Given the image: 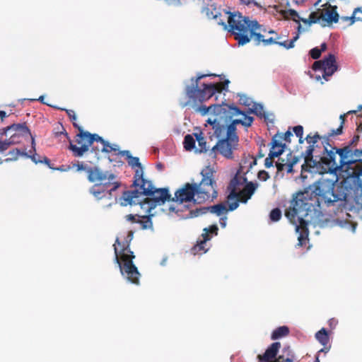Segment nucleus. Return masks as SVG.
Here are the masks:
<instances>
[{
  "mask_svg": "<svg viewBox=\"0 0 362 362\" xmlns=\"http://www.w3.org/2000/svg\"><path fill=\"white\" fill-rule=\"evenodd\" d=\"M308 146L301 153L305 163L302 171L322 176L304 192L296 194L286 209L285 215L298 233V245L303 246L308 237L309 225L325 226L322 206H331L346 199L344 190L336 186L337 171L346 165L353 175L362 168V150H352L350 145L338 148L328 144V137H320L317 133L307 136Z\"/></svg>",
  "mask_w": 362,
  "mask_h": 362,
  "instance_id": "f257e3e1",
  "label": "nucleus"
},
{
  "mask_svg": "<svg viewBox=\"0 0 362 362\" xmlns=\"http://www.w3.org/2000/svg\"><path fill=\"white\" fill-rule=\"evenodd\" d=\"M202 180L199 182L186 183L182 188L175 193L173 202L179 205L184 202H193L202 204L206 200H214L218 196L216 189V182L213 177V172L206 168L201 171Z\"/></svg>",
  "mask_w": 362,
  "mask_h": 362,
  "instance_id": "f03ea898",
  "label": "nucleus"
},
{
  "mask_svg": "<svg viewBox=\"0 0 362 362\" xmlns=\"http://www.w3.org/2000/svg\"><path fill=\"white\" fill-rule=\"evenodd\" d=\"M206 76H216V74H198L195 78L190 79V83H185V93L189 99V102L194 103H202L211 98L216 93H221L222 91H227L229 81H225L223 86L216 83H201L200 80Z\"/></svg>",
  "mask_w": 362,
  "mask_h": 362,
  "instance_id": "7ed1b4c3",
  "label": "nucleus"
},
{
  "mask_svg": "<svg viewBox=\"0 0 362 362\" xmlns=\"http://www.w3.org/2000/svg\"><path fill=\"white\" fill-rule=\"evenodd\" d=\"M130 242L125 240L121 243L119 238H117L114 244L115 262L118 264L122 276L129 282L139 284L140 273L137 267L133 263L135 258L134 253L129 248Z\"/></svg>",
  "mask_w": 362,
  "mask_h": 362,
  "instance_id": "20e7f679",
  "label": "nucleus"
},
{
  "mask_svg": "<svg viewBox=\"0 0 362 362\" xmlns=\"http://www.w3.org/2000/svg\"><path fill=\"white\" fill-rule=\"evenodd\" d=\"M228 24L222 20L218 21L225 30H228L238 41V45H245L250 42L249 33L251 21L248 17L243 16L240 13H228Z\"/></svg>",
  "mask_w": 362,
  "mask_h": 362,
  "instance_id": "39448f33",
  "label": "nucleus"
},
{
  "mask_svg": "<svg viewBox=\"0 0 362 362\" xmlns=\"http://www.w3.org/2000/svg\"><path fill=\"white\" fill-rule=\"evenodd\" d=\"M133 185L141 190V194L148 199H151L157 206L165 204L166 201L170 200V194L168 188H156L152 182L147 180L143 177L141 170L134 174Z\"/></svg>",
  "mask_w": 362,
  "mask_h": 362,
  "instance_id": "423d86ee",
  "label": "nucleus"
},
{
  "mask_svg": "<svg viewBox=\"0 0 362 362\" xmlns=\"http://www.w3.org/2000/svg\"><path fill=\"white\" fill-rule=\"evenodd\" d=\"M145 195L141 194V190L135 189L134 190L124 192L121 197V205L126 206L127 205H139L140 209L144 212L151 214L152 209H154L157 205L148 197L144 198Z\"/></svg>",
  "mask_w": 362,
  "mask_h": 362,
  "instance_id": "0eeeda50",
  "label": "nucleus"
},
{
  "mask_svg": "<svg viewBox=\"0 0 362 362\" xmlns=\"http://www.w3.org/2000/svg\"><path fill=\"white\" fill-rule=\"evenodd\" d=\"M238 136L237 135H229L223 139H218V142L209 151V156L216 158L217 153H219L226 158H232L233 151L237 149L238 146Z\"/></svg>",
  "mask_w": 362,
  "mask_h": 362,
  "instance_id": "6e6552de",
  "label": "nucleus"
},
{
  "mask_svg": "<svg viewBox=\"0 0 362 362\" xmlns=\"http://www.w3.org/2000/svg\"><path fill=\"white\" fill-rule=\"evenodd\" d=\"M231 118L229 113L226 115H218L216 117H209L206 122L212 126L214 136L221 139L228 136V122H230Z\"/></svg>",
  "mask_w": 362,
  "mask_h": 362,
  "instance_id": "1a4fd4ad",
  "label": "nucleus"
},
{
  "mask_svg": "<svg viewBox=\"0 0 362 362\" xmlns=\"http://www.w3.org/2000/svg\"><path fill=\"white\" fill-rule=\"evenodd\" d=\"M313 69L315 71H322V78L325 81H328L329 77L332 76L338 69L335 56L333 54H329L323 60L315 62Z\"/></svg>",
  "mask_w": 362,
  "mask_h": 362,
  "instance_id": "9d476101",
  "label": "nucleus"
},
{
  "mask_svg": "<svg viewBox=\"0 0 362 362\" xmlns=\"http://www.w3.org/2000/svg\"><path fill=\"white\" fill-rule=\"evenodd\" d=\"M88 180L90 182L102 185H110L114 182L115 175L109 171H103L98 167L86 169Z\"/></svg>",
  "mask_w": 362,
  "mask_h": 362,
  "instance_id": "9b49d317",
  "label": "nucleus"
},
{
  "mask_svg": "<svg viewBox=\"0 0 362 362\" xmlns=\"http://www.w3.org/2000/svg\"><path fill=\"white\" fill-rule=\"evenodd\" d=\"M119 186L117 182L111 183L110 185H102L100 184H95L90 189V193L92 194L97 199H101L108 194L110 197L112 192L115 191Z\"/></svg>",
  "mask_w": 362,
  "mask_h": 362,
  "instance_id": "f8f14e48",
  "label": "nucleus"
},
{
  "mask_svg": "<svg viewBox=\"0 0 362 362\" xmlns=\"http://www.w3.org/2000/svg\"><path fill=\"white\" fill-rule=\"evenodd\" d=\"M218 228L217 225L214 224L211 226L209 228H205L204 229V233L202 234V240L198 241L197 244L193 247L192 250L195 254L197 252L202 251L203 253L207 252L208 248L205 247L206 243L211 239V236L209 235V233L214 234L215 235L218 233Z\"/></svg>",
  "mask_w": 362,
  "mask_h": 362,
  "instance_id": "ddd939ff",
  "label": "nucleus"
},
{
  "mask_svg": "<svg viewBox=\"0 0 362 362\" xmlns=\"http://www.w3.org/2000/svg\"><path fill=\"white\" fill-rule=\"evenodd\" d=\"M13 133H18L19 136H25L30 135V131L25 124H13L0 129V139L4 136H9Z\"/></svg>",
  "mask_w": 362,
  "mask_h": 362,
  "instance_id": "4468645a",
  "label": "nucleus"
},
{
  "mask_svg": "<svg viewBox=\"0 0 362 362\" xmlns=\"http://www.w3.org/2000/svg\"><path fill=\"white\" fill-rule=\"evenodd\" d=\"M226 107H228V105L224 103H222V104L211 105L209 107L202 105L197 107V111L199 112L202 115L209 113L213 115L212 117H216L218 115H226Z\"/></svg>",
  "mask_w": 362,
  "mask_h": 362,
  "instance_id": "2eb2a0df",
  "label": "nucleus"
},
{
  "mask_svg": "<svg viewBox=\"0 0 362 362\" xmlns=\"http://www.w3.org/2000/svg\"><path fill=\"white\" fill-rule=\"evenodd\" d=\"M226 108V113H229V117L232 119L233 117L237 115H242V125L245 127H249L252 125L254 118L251 116L247 115V112L241 111L239 108L233 105H228Z\"/></svg>",
  "mask_w": 362,
  "mask_h": 362,
  "instance_id": "dca6fc26",
  "label": "nucleus"
},
{
  "mask_svg": "<svg viewBox=\"0 0 362 362\" xmlns=\"http://www.w3.org/2000/svg\"><path fill=\"white\" fill-rule=\"evenodd\" d=\"M90 133L88 132L81 131L76 136V143L80 145V146H77L73 144H70L69 149L71 150L75 156L81 157L82 156L86 151H83L81 154L79 153V150L84 147V145H86V141L89 140Z\"/></svg>",
  "mask_w": 362,
  "mask_h": 362,
  "instance_id": "f3484780",
  "label": "nucleus"
},
{
  "mask_svg": "<svg viewBox=\"0 0 362 362\" xmlns=\"http://www.w3.org/2000/svg\"><path fill=\"white\" fill-rule=\"evenodd\" d=\"M227 211L228 209H226L225 204L221 203L214 206L202 207L199 209H197L194 212V216H198L199 215L210 212L219 216L223 214H226Z\"/></svg>",
  "mask_w": 362,
  "mask_h": 362,
  "instance_id": "a211bd4d",
  "label": "nucleus"
},
{
  "mask_svg": "<svg viewBox=\"0 0 362 362\" xmlns=\"http://www.w3.org/2000/svg\"><path fill=\"white\" fill-rule=\"evenodd\" d=\"M281 347L280 342L272 343L265 351L264 354L258 356L259 362H269L272 359H276V354Z\"/></svg>",
  "mask_w": 362,
  "mask_h": 362,
  "instance_id": "6ab92c4d",
  "label": "nucleus"
},
{
  "mask_svg": "<svg viewBox=\"0 0 362 362\" xmlns=\"http://www.w3.org/2000/svg\"><path fill=\"white\" fill-rule=\"evenodd\" d=\"M258 187L257 183L252 182H247L243 190L239 193L241 202L245 204L252 197L255 190Z\"/></svg>",
  "mask_w": 362,
  "mask_h": 362,
  "instance_id": "aec40b11",
  "label": "nucleus"
},
{
  "mask_svg": "<svg viewBox=\"0 0 362 362\" xmlns=\"http://www.w3.org/2000/svg\"><path fill=\"white\" fill-rule=\"evenodd\" d=\"M337 7L334 9L327 10L322 15V26L325 27L329 24L336 23L339 21V16L336 11Z\"/></svg>",
  "mask_w": 362,
  "mask_h": 362,
  "instance_id": "412c9836",
  "label": "nucleus"
},
{
  "mask_svg": "<svg viewBox=\"0 0 362 362\" xmlns=\"http://www.w3.org/2000/svg\"><path fill=\"white\" fill-rule=\"evenodd\" d=\"M260 25L257 21H251L250 29L249 33L250 41L253 39L255 45H259L264 40V35L256 31L259 29Z\"/></svg>",
  "mask_w": 362,
  "mask_h": 362,
  "instance_id": "4be33fe9",
  "label": "nucleus"
},
{
  "mask_svg": "<svg viewBox=\"0 0 362 362\" xmlns=\"http://www.w3.org/2000/svg\"><path fill=\"white\" fill-rule=\"evenodd\" d=\"M296 358L290 346H285L281 354L275 359L274 362H296Z\"/></svg>",
  "mask_w": 362,
  "mask_h": 362,
  "instance_id": "5701e85b",
  "label": "nucleus"
},
{
  "mask_svg": "<svg viewBox=\"0 0 362 362\" xmlns=\"http://www.w3.org/2000/svg\"><path fill=\"white\" fill-rule=\"evenodd\" d=\"M119 155L126 156L127 158V162L129 166H131L132 168H134L137 167L138 168L136 170L135 173L139 170H141L144 173L143 167L139 161V158L138 157L132 156L130 151L128 150H124L119 151Z\"/></svg>",
  "mask_w": 362,
  "mask_h": 362,
  "instance_id": "b1692460",
  "label": "nucleus"
},
{
  "mask_svg": "<svg viewBox=\"0 0 362 362\" xmlns=\"http://www.w3.org/2000/svg\"><path fill=\"white\" fill-rule=\"evenodd\" d=\"M21 136L18 133H13L8 139L5 140L0 139V152H4L11 145L19 143Z\"/></svg>",
  "mask_w": 362,
  "mask_h": 362,
  "instance_id": "393cba45",
  "label": "nucleus"
},
{
  "mask_svg": "<svg viewBox=\"0 0 362 362\" xmlns=\"http://www.w3.org/2000/svg\"><path fill=\"white\" fill-rule=\"evenodd\" d=\"M227 198L230 202L228 209L229 211H234L239 206V202L241 201L239 197V193L236 192L235 188L230 190Z\"/></svg>",
  "mask_w": 362,
  "mask_h": 362,
  "instance_id": "a878e982",
  "label": "nucleus"
},
{
  "mask_svg": "<svg viewBox=\"0 0 362 362\" xmlns=\"http://www.w3.org/2000/svg\"><path fill=\"white\" fill-rule=\"evenodd\" d=\"M352 184L353 186H351V188L356 191H360L362 194V167L354 173Z\"/></svg>",
  "mask_w": 362,
  "mask_h": 362,
  "instance_id": "bb28decb",
  "label": "nucleus"
},
{
  "mask_svg": "<svg viewBox=\"0 0 362 362\" xmlns=\"http://www.w3.org/2000/svg\"><path fill=\"white\" fill-rule=\"evenodd\" d=\"M89 140L86 141V145H84V147L79 150V153L81 154L83 151H87L88 148L93 144L94 141L100 142L102 144H107V141H105L103 137L100 136L97 134H90L88 135Z\"/></svg>",
  "mask_w": 362,
  "mask_h": 362,
  "instance_id": "cd10ccee",
  "label": "nucleus"
},
{
  "mask_svg": "<svg viewBox=\"0 0 362 362\" xmlns=\"http://www.w3.org/2000/svg\"><path fill=\"white\" fill-rule=\"evenodd\" d=\"M154 216L153 214H149L147 216H141L142 219H138V223H139L143 230H153L152 217Z\"/></svg>",
  "mask_w": 362,
  "mask_h": 362,
  "instance_id": "c85d7f7f",
  "label": "nucleus"
},
{
  "mask_svg": "<svg viewBox=\"0 0 362 362\" xmlns=\"http://www.w3.org/2000/svg\"><path fill=\"white\" fill-rule=\"evenodd\" d=\"M315 337L316 340L323 346H325L328 344L329 337L325 328H322L320 330L317 332Z\"/></svg>",
  "mask_w": 362,
  "mask_h": 362,
  "instance_id": "c756f323",
  "label": "nucleus"
},
{
  "mask_svg": "<svg viewBox=\"0 0 362 362\" xmlns=\"http://www.w3.org/2000/svg\"><path fill=\"white\" fill-rule=\"evenodd\" d=\"M289 334V329L287 326H281L275 329L271 336L272 340H276L287 336Z\"/></svg>",
  "mask_w": 362,
  "mask_h": 362,
  "instance_id": "7c9ffc66",
  "label": "nucleus"
},
{
  "mask_svg": "<svg viewBox=\"0 0 362 362\" xmlns=\"http://www.w3.org/2000/svg\"><path fill=\"white\" fill-rule=\"evenodd\" d=\"M265 110L264 109V106L261 103H254L252 106L247 109V113L248 114H255L257 116L262 117L264 115Z\"/></svg>",
  "mask_w": 362,
  "mask_h": 362,
  "instance_id": "2f4dec72",
  "label": "nucleus"
},
{
  "mask_svg": "<svg viewBox=\"0 0 362 362\" xmlns=\"http://www.w3.org/2000/svg\"><path fill=\"white\" fill-rule=\"evenodd\" d=\"M282 137L281 136H279L278 134H276L272 138V148L270 149V150L275 151L276 148H278V151L280 152V155L284 152V147H285V144H283L280 141V139Z\"/></svg>",
  "mask_w": 362,
  "mask_h": 362,
  "instance_id": "473e14b6",
  "label": "nucleus"
},
{
  "mask_svg": "<svg viewBox=\"0 0 362 362\" xmlns=\"http://www.w3.org/2000/svg\"><path fill=\"white\" fill-rule=\"evenodd\" d=\"M8 154H15L16 156L15 157H10V158H6L4 160V161L7 162V163L10 162V161H13V160H16L19 156H23V157H25V158H29L30 156V154H29L26 151H21L18 148H16V149H13L12 151H10Z\"/></svg>",
  "mask_w": 362,
  "mask_h": 362,
  "instance_id": "72a5a7b5",
  "label": "nucleus"
},
{
  "mask_svg": "<svg viewBox=\"0 0 362 362\" xmlns=\"http://www.w3.org/2000/svg\"><path fill=\"white\" fill-rule=\"evenodd\" d=\"M194 136L196 137V139L198 142L199 148L195 150L196 152L202 153V152H206L207 148H206V142L204 139V138L202 136V134H194Z\"/></svg>",
  "mask_w": 362,
  "mask_h": 362,
  "instance_id": "f704fd0d",
  "label": "nucleus"
},
{
  "mask_svg": "<svg viewBox=\"0 0 362 362\" xmlns=\"http://www.w3.org/2000/svg\"><path fill=\"white\" fill-rule=\"evenodd\" d=\"M31 137V149L30 150V158L31 160L35 164L41 163V160L38 158V155L35 153V141L34 136L30 134Z\"/></svg>",
  "mask_w": 362,
  "mask_h": 362,
  "instance_id": "c9c22d12",
  "label": "nucleus"
},
{
  "mask_svg": "<svg viewBox=\"0 0 362 362\" xmlns=\"http://www.w3.org/2000/svg\"><path fill=\"white\" fill-rule=\"evenodd\" d=\"M183 144L187 151H192L195 147V140L191 134H187L184 138Z\"/></svg>",
  "mask_w": 362,
  "mask_h": 362,
  "instance_id": "e433bc0d",
  "label": "nucleus"
},
{
  "mask_svg": "<svg viewBox=\"0 0 362 362\" xmlns=\"http://www.w3.org/2000/svg\"><path fill=\"white\" fill-rule=\"evenodd\" d=\"M242 124V119H235L232 120L230 123L228 122V134L229 135H237L236 125Z\"/></svg>",
  "mask_w": 362,
  "mask_h": 362,
  "instance_id": "4c0bfd02",
  "label": "nucleus"
},
{
  "mask_svg": "<svg viewBox=\"0 0 362 362\" xmlns=\"http://www.w3.org/2000/svg\"><path fill=\"white\" fill-rule=\"evenodd\" d=\"M238 96L239 97V103L241 105H243L248 108L251 107L252 105L254 104V101L249 97H247L245 94H238Z\"/></svg>",
  "mask_w": 362,
  "mask_h": 362,
  "instance_id": "58836bf2",
  "label": "nucleus"
},
{
  "mask_svg": "<svg viewBox=\"0 0 362 362\" xmlns=\"http://www.w3.org/2000/svg\"><path fill=\"white\" fill-rule=\"evenodd\" d=\"M280 156L279 151H275L273 150L269 151V156L266 158L264 160V165L266 168H269L273 165L272 158L275 157H278Z\"/></svg>",
  "mask_w": 362,
  "mask_h": 362,
  "instance_id": "ea45409f",
  "label": "nucleus"
},
{
  "mask_svg": "<svg viewBox=\"0 0 362 362\" xmlns=\"http://www.w3.org/2000/svg\"><path fill=\"white\" fill-rule=\"evenodd\" d=\"M284 16L286 18H291L296 23H300L299 15L298 12L293 9H288L284 11Z\"/></svg>",
  "mask_w": 362,
  "mask_h": 362,
  "instance_id": "a19ab883",
  "label": "nucleus"
},
{
  "mask_svg": "<svg viewBox=\"0 0 362 362\" xmlns=\"http://www.w3.org/2000/svg\"><path fill=\"white\" fill-rule=\"evenodd\" d=\"M340 119H341V123L340 126L336 129H332L331 131V132L328 134V135L324 136L328 137V141H329V137L333 136L334 135H340L342 133L343 123L344 121V115H340ZM320 136L322 137V136ZM327 142H329V141H327ZM328 144H330L329 143H328Z\"/></svg>",
  "mask_w": 362,
  "mask_h": 362,
  "instance_id": "79ce46f5",
  "label": "nucleus"
},
{
  "mask_svg": "<svg viewBox=\"0 0 362 362\" xmlns=\"http://www.w3.org/2000/svg\"><path fill=\"white\" fill-rule=\"evenodd\" d=\"M281 218V211L279 208L272 209L269 214V218L272 221L276 222Z\"/></svg>",
  "mask_w": 362,
  "mask_h": 362,
  "instance_id": "37998d69",
  "label": "nucleus"
},
{
  "mask_svg": "<svg viewBox=\"0 0 362 362\" xmlns=\"http://www.w3.org/2000/svg\"><path fill=\"white\" fill-rule=\"evenodd\" d=\"M300 34L297 33L289 42L284 41V43L281 44V47H284L286 49H292L295 47V42L298 40Z\"/></svg>",
  "mask_w": 362,
  "mask_h": 362,
  "instance_id": "c03bdc74",
  "label": "nucleus"
},
{
  "mask_svg": "<svg viewBox=\"0 0 362 362\" xmlns=\"http://www.w3.org/2000/svg\"><path fill=\"white\" fill-rule=\"evenodd\" d=\"M352 18H354V21L350 23V25H352L356 21H362V6L354 9Z\"/></svg>",
  "mask_w": 362,
  "mask_h": 362,
  "instance_id": "a18cd8bd",
  "label": "nucleus"
},
{
  "mask_svg": "<svg viewBox=\"0 0 362 362\" xmlns=\"http://www.w3.org/2000/svg\"><path fill=\"white\" fill-rule=\"evenodd\" d=\"M289 156L291 157V160H288L287 161V165H286V172L288 173H292L293 171V165H296L298 161V157H292L291 154L290 153Z\"/></svg>",
  "mask_w": 362,
  "mask_h": 362,
  "instance_id": "49530a36",
  "label": "nucleus"
},
{
  "mask_svg": "<svg viewBox=\"0 0 362 362\" xmlns=\"http://www.w3.org/2000/svg\"><path fill=\"white\" fill-rule=\"evenodd\" d=\"M310 23L311 24L313 23H320L322 25V16H317V13L315 12H312L309 16Z\"/></svg>",
  "mask_w": 362,
  "mask_h": 362,
  "instance_id": "de8ad7c7",
  "label": "nucleus"
},
{
  "mask_svg": "<svg viewBox=\"0 0 362 362\" xmlns=\"http://www.w3.org/2000/svg\"><path fill=\"white\" fill-rule=\"evenodd\" d=\"M281 43H284V41H276V39H274V37H271L269 38L264 39V40H263V45L264 46H268V45H278L281 46Z\"/></svg>",
  "mask_w": 362,
  "mask_h": 362,
  "instance_id": "09e8293b",
  "label": "nucleus"
},
{
  "mask_svg": "<svg viewBox=\"0 0 362 362\" xmlns=\"http://www.w3.org/2000/svg\"><path fill=\"white\" fill-rule=\"evenodd\" d=\"M162 210L168 216H170L172 213L177 214L179 211L174 204H170L168 209H163Z\"/></svg>",
  "mask_w": 362,
  "mask_h": 362,
  "instance_id": "8fccbe9b",
  "label": "nucleus"
},
{
  "mask_svg": "<svg viewBox=\"0 0 362 362\" xmlns=\"http://www.w3.org/2000/svg\"><path fill=\"white\" fill-rule=\"evenodd\" d=\"M322 50L318 47H314L310 51V55L314 59H317L321 56Z\"/></svg>",
  "mask_w": 362,
  "mask_h": 362,
  "instance_id": "3c124183",
  "label": "nucleus"
},
{
  "mask_svg": "<svg viewBox=\"0 0 362 362\" xmlns=\"http://www.w3.org/2000/svg\"><path fill=\"white\" fill-rule=\"evenodd\" d=\"M261 118H264V120L267 122L273 123L274 119V115L272 112L265 111L264 115H262Z\"/></svg>",
  "mask_w": 362,
  "mask_h": 362,
  "instance_id": "603ef678",
  "label": "nucleus"
},
{
  "mask_svg": "<svg viewBox=\"0 0 362 362\" xmlns=\"http://www.w3.org/2000/svg\"><path fill=\"white\" fill-rule=\"evenodd\" d=\"M293 131L296 136L298 138H301L303 135V127L301 125H297L293 128Z\"/></svg>",
  "mask_w": 362,
  "mask_h": 362,
  "instance_id": "864d4df0",
  "label": "nucleus"
},
{
  "mask_svg": "<svg viewBox=\"0 0 362 362\" xmlns=\"http://www.w3.org/2000/svg\"><path fill=\"white\" fill-rule=\"evenodd\" d=\"M257 177L262 181H267L269 178V175L265 170H260L258 173Z\"/></svg>",
  "mask_w": 362,
  "mask_h": 362,
  "instance_id": "5fc2aeb1",
  "label": "nucleus"
},
{
  "mask_svg": "<svg viewBox=\"0 0 362 362\" xmlns=\"http://www.w3.org/2000/svg\"><path fill=\"white\" fill-rule=\"evenodd\" d=\"M62 110L66 111V114L68 115L70 119L73 121H76V115L75 114V112L72 110H68L65 108H60Z\"/></svg>",
  "mask_w": 362,
  "mask_h": 362,
  "instance_id": "6e6d98bb",
  "label": "nucleus"
},
{
  "mask_svg": "<svg viewBox=\"0 0 362 362\" xmlns=\"http://www.w3.org/2000/svg\"><path fill=\"white\" fill-rule=\"evenodd\" d=\"M141 218L140 216L138 215H133V214H129L127 215L125 218L127 221L132 222V223H138V219Z\"/></svg>",
  "mask_w": 362,
  "mask_h": 362,
  "instance_id": "4d7b16f0",
  "label": "nucleus"
},
{
  "mask_svg": "<svg viewBox=\"0 0 362 362\" xmlns=\"http://www.w3.org/2000/svg\"><path fill=\"white\" fill-rule=\"evenodd\" d=\"M286 165H287V162L286 163H281L279 161L276 163V167L279 172L284 170L285 167L286 168Z\"/></svg>",
  "mask_w": 362,
  "mask_h": 362,
  "instance_id": "13d9d810",
  "label": "nucleus"
},
{
  "mask_svg": "<svg viewBox=\"0 0 362 362\" xmlns=\"http://www.w3.org/2000/svg\"><path fill=\"white\" fill-rule=\"evenodd\" d=\"M298 24V27H297V30H298V34H300L302 33H304L305 31H308L309 28L305 26V27H303L300 23H297Z\"/></svg>",
  "mask_w": 362,
  "mask_h": 362,
  "instance_id": "bf43d9fd",
  "label": "nucleus"
},
{
  "mask_svg": "<svg viewBox=\"0 0 362 362\" xmlns=\"http://www.w3.org/2000/svg\"><path fill=\"white\" fill-rule=\"evenodd\" d=\"M103 148H102V152L104 153H110L111 152L110 149V144L107 141V144H103Z\"/></svg>",
  "mask_w": 362,
  "mask_h": 362,
  "instance_id": "052dcab7",
  "label": "nucleus"
},
{
  "mask_svg": "<svg viewBox=\"0 0 362 362\" xmlns=\"http://www.w3.org/2000/svg\"><path fill=\"white\" fill-rule=\"evenodd\" d=\"M299 20H300V21L303 22L305 24V25L309 28L312 25L311 23H310L309 18L306 19V18H303L299 17Z\"/></svg>",
  "mask_w": 362,
  "mask_h": 362,
  "instance_id": "680f3d73",
  "label": "nucleus"
},
{
  "mask_svg": "<svg viewBox=\"0 0 362 362\" xmlns=\"http://www.w3.org/2000/svg\"><path fill=\"white\" fill-rule=\"evenodd\" d=\"M292 136V133L288 130L284 134V139L286 141L290 142V137Z\"/></svg>",
  "mask_w": 362,
  "mask_h": 362,
  "instance_id": "e2e57ef3",
  "label": "nucleus"
},
{
  "mask_svg": "<svg viewBox=\"0 0 362 362\" xmlns=\"http://www.w3.org/2000/svg\"><path fill=\"white\" fill-rule=\"evenodd\" d=\"M168 4L169 5H175V6H177V5H180V0H165Z\"/></svg>",
  "mask_w": 362,
  "mask_h": 362,
  "instance_id": "0e129e2a",
  "label": "nucleus"
},
{
  "mask_svg": "<svg viewBox=\"0 0 362 362\" xmlns=\"http://www.w3.org/2000/svg\"><path fill=\"white\" fill-rule=\"evenodd\" d=\"M227 217L223 216L220 218V225L222 228H225L226 226Z\"/></svg>",
  "mask_w": 362,
  "mask_h": 362,
  "instance_id": "69168bd1",
  "label": "nucleus"
},
{
  "mask_svg": "<svg viewBox=\"0 0 362 362\" xmlns=\"http://www.w3.org/2000/svg\"><path fill=\"white\" fill-rule=\"evenodd\" d=\"M110 149H111V151H118V152L120 151L119 146L115 144H110Z\"/></svg>",
  "mask_w": 362,
  "mask_h": 362,
  "instance_id": "338daca9",
  "label": "nucleus"
},
{
  "mask_svg": "<svg viewBox=\"0 0 362 362\" xmlns=\"http://www.w3.org/2000/svg\"><path fill=\"white\" fill-rule=\"evenodd\" d=\"M134 233L132 231H129L128 234L126 237L127 240L129 242H131V240L133 239Z\"/></svg>",
  "mask_w": 362,
  "mask_h": 362,
  "instance_id": "774afa93",
  "label": "nucleus"
}]
</instances>
